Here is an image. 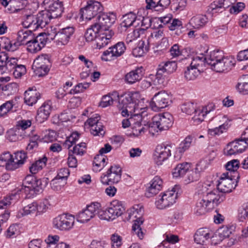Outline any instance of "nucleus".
Returning a JSON list of instances; mask_svg holds the SVG:
<instances>
[{
	"instance_id": "58",
	"label": "nucleus",
	"mask_w": 248,
	"mask_h": 248,
	"mask_svg": "<svg viewBox=\"0 0 248 248\" xmlns=\"http://www.w3.org/2000/svg\"><path fill=\"white\" fill-rule=\"evenodd\" d=\"M12 74L16 78H21L23 75H25L26 73V68L25 65L22 64H17L15 68L12 70Z\"/></svg>"
},
{
	"instance_id": "64",
	"label": "nucleus",
	"mask_w": 248,
	"mask_h": 248,
	"mask_svg": "<svg viewBox=\"0 0 248 248\" xmlns=\"http://www.w3.org/2000/svg\"><path fill=\"white\" fill-rule=\"evenodd\" d=\"M108 244L103 240H93L90 245V248H108Z\"/></svg>"
},
{
	"instance_id": "16",
	"label": "nucleus",
	"mask_w": 248,
	"mask_h": 248,
	"mask_svg": "<svg viewBox=\"0 0 248 248\" xmlns=\"http://www.w3.org/2000/svg\"><path fill=\"white\" fill-rule=\"evenodd\" d=\"M46 34L45 33H41L29 42L27 46V50L32 53H36L45 46L47 41Z\"/></svg>"
},
{
	"instance_id": "24",
	"label": "nucleus",
	"mask_w": 248,
	"mask_h": 248,
	"mask_svg": "<svg viewBox=\"0 0 248 248\" xmlns=\"http://www.w3.org/2000/svg\"><path fill=\"white\" fill-rule=\"evenodd\" d=\"M40 98L41 94L36 89L29 88L24 93V101L29 106H33Z\"/></svg>"
},
{
	"instance_id": "33",
	"label": "nucleus",
	"mask_w": 248,
	"mask_h": 248,
	"mask_svg": "<svg viewBox=\"0 0 248 248\" xmlns=\"http://www.w3.org/2000/svg\"><path fill=\"white\" fill-rule=\"evenodd\" d=\"M103 31L96 39V45L99 49L107 45L114 34L112 31Z\"/></svg>"
},
{
	"instance_id": "61",
	"label": "nucleus",
	"mask_w": 248,
	"mask_h": 248,
	"mask_svg": "<svg viewBox=\"0 0 248 248\" xmlns=\"http://www.w3.org/2000/svg\"><path fill=\"white\" fill-rule=\"evenodd\" d=\"M138 18H140V23H141V28L139 29L143 33L144 31L148 29L151 26L152 19L149 17L140 16Z\"/></svg>"
},
{
	"instance_id": "35",
	"label": "nucleus",
	"mask_w": 248,
	"mask_h": 248,
	"mask_svg": "<svg viewBox=\"0 0 248 248\" xmlns=\"http://www.w3.org/2000/svg\"><path fill=\"white\" fill-rule=\"evenodd\" d=\"M212 208V207L209 204H207L206 201L202 197V199L199 200L196 203L195 214L197 216L202 215Z\"/></svg>"
},
{
	"instance_id": "44",
	"label": "nucleus",
	"mask_w": 248,
	"mask_h": 248,
	"mask_svg": "<svg viewBox=\"0 0 248 248\" xmlns=\"http://www.w3.org/2000/svg\"><path fill=\"white\" fill-rule=\"evenodd\" d=\"M200 74V71L199 68L196 66H192L190 64L189 66L187 67L186 70L185 71V78L187 80H195Z\"/></svg>"
},
{
	"instance_id": "60",
	"label": "nucleus",
	"mask_w": 248,
	"mask_h": 248,
	"mask_svg": "<svg viewBox=\"0 0 248 248\" xmlns=\"http://www.w3.org/2000/svg\"><path fill=\"white\" fill-rule=\"evenodd\" d=\"M200 177V174L194 170H189L187 174L185 177V181L186 184H189L194 181H197Z\"/></svg>"
},
{
	"instance_id": "15",
	"label": "nucleus",
	"mask_w": 248,
	"mask_h": 248,
	"mask_svg": "<svg viewBox=\"0 0 248 248\" xmlns=\"http://www.w3.org/2000/svg\"><path fill=\"white\" fill-rule=\"evenodd\" d=\"M171 148L172 145L169 144L164 143L157 146L154 155L156 164L161 165L170 155Z\"/></svg>"
},
{
	"instance_id": "52",
	"label": "nucleus",
	"mask_w": 248,
	"mask_h": 248,
	"mask_svg": "<svg viewBox=\"0 0 248 248\" xmlns=\"http://www.w3.org/2000/svg\"><path fill=\"white\" fill-rule=\"evenodd\" d=\"M37 210V203L36 202H32L25 206L23 209L19 211L17 214V217H21L25 215L35 213Z\"/></svg>"
},
{
	"instance_id": "56",
	"label": "nucleus",
	"mask_w": 248,
	"mask_h": 248,
	"mask_svg": "<svg viewBox=\"0 0 248 248\" xmlns=\"http://www.w3.org/2000/svg\"><path fill=\"white\" fill-rule=\"evenodd\" d=\"M16 196V194H12L0 201V209L7 208V207L10 206L14 202H15Z\"/></svg>"
},
{
	"instance_id": "25",
	"label": "nucleus",
	"mask_w": 248,
	"mask_h": 248,
	"mask_svg": "<svg viewBox=\"0 0 248 248\" xmlns=\"http://www.w3.org/2000/svg\"><path fill=\"white\" fill-rule=\"evenodd\" d=\"M27 158L26 153L24 151H18L15 154V157H13V165L9 164L8 170H14L23 164ZM12 163V162L11 163Z\"/></svg>"
},
{
	"instance_id": "29",
	"label": "nucleus",
	"mask_w": 248,
	"mask_h": 248,
	"mask_svg": "<svg viewBox=\"0 0 248 248\" xmlns=\"http://www.w3.org/2000/svg\"><path fill=\"white\" fill-rule=\"evenodd\" d=\"M140 18H138L136 14L130 12L123 16L122 26L128 28L131 26L136 27L140 24Z\"/></svg>"
},
{
	"instance_id": "37",
	"label": "nucleus",
	"mask_w": 248,
	"mask_h": 248,
	"mask_svg": "<svg viewBox=\"0 0 248 248\" xmlns=\"http://www.w3.org/2000/svg\"><path fill=\"white\" fill-rule=\"evenodd\" d=\"M191 168V164L187 162L178 164L172 171L173 177H183Z\"/></svg>"
},
{
	"instance_id": "22",
	"label": "nucleus",
	"mask_w": 248,
	"mask_h": 248,
	"mask_svg": "<svg viewBox=\"0 0 248 248\" xmlns=\"http://www.w3.org/2000/svg\"><path fill=\"white\" fill-rule=\"evenodd\" d=\"M214 237L213 231L207 228H200L194 235L195 241L199 244L203 245L209 238Z\"/></svg>"
},
{
	"instance_id": "7",
	"label": "nucleus",
	"mask_w": 248,
	"mask_h": 248,
	"mask_svg": "<svg viewBox=\"0 0 248 248\" xmlns=\"http://www.w3.org/2000/svg\"><path fill=\"white\" fill-rule=\"evenodd\" d=\"M170 96L165 91L155 93L150 102V107L155 111L165 108L171 103Z\"/></svg>"
},
{
	"instance_id": "39",
	"label": "nucleus",
	"mask_w": 248,
	"mask_h": 248,
	"mask_svg": "<svg viewBox=\"0 0 248 248\" xmlns=\"http://www.w3.org/2000/svg\"><path fill=\"white\" fill-rule=\"evenodd\" d=\"M102 31L99 27L94 23L87 30L84 35L86 40L88 42L93 41L98 37V34Z\"/></svg>"
},
{
	"instance_id": "19",
	"label": "nucleus",
	"mask_w": 248,
	"mask_h": 248,
	"mask_svg": "<svg viewBox=\"0 0 248 248\" xmlns=\"http://www.w3.org/2000/svg\"><path fill=\"white\" fill-rule=\"evenodd\" d=\"M234 61L232 58L224 57L212 65L211 68L217 72L228 71L234 66Z\"/></svg>"
},
{
	"instance_id": "36",
	"label": "nucleus",
	"mask_w": 248,
	"mask_h": 248,
	"mask_svg": "<svg viewBox=\"0 0 248 248\" xmlns=\"http://www.w3.org/2000/svg\"><path fill=\"white\" fill-rule=\"evenodd\" d=\"M212 208V207L209 204H207L206 201L202 197V199L199 200L196 203L195 214L197 216L202 215Z\"/></svg>"
},
{
	"instance_id": "47",
	"label": "nucleus",
	"mask_w": 248,
	"mask_h": 248,
	"mask_svg": "<svg viewBox=\"0 0 248 248\" xmlns=\"http://www.w3.org/2000/svg\"><path fill=\"white\" fill-rule=\"evenodd\" d=\"M161 39V45L166 47L169 45L168 39L164 37L163 30H159L152 33L148 40L152 41V40H158Z\"/></svg>"
},
{
	"instance_id": "26",
	"label": "nucleus",
	"mask_w": 248,
	"mask_h": 248,
	"mask_svg": "<svg viewBox=\"0 0 248 248\" xmlns=\"http://www.w3.org/2000/svg\"><path fill=\"white\" fill-rule=\"evenodd\" d=\"M51 111V106L49 102H46L39 108L36 116V121L42 123L46 120L49 116Z\"/></svg>"
},
{
	"instance_id": "55",
	"label": "nucleus",
	"mask_w": 248,
	"mask_h": 248,
	"mask_svg": "<svg viewBox=\"0 0 248 248\" xmlns=\"http://www.w3.org/2000/svg\"><path fill=\"white\" fill-rule=\"evenodd\" d=\"M13 100L6 101L0 106V117L6 115L13 108Z\"/></svg>"
},
{
	"instance_id": "40",
	"label": "nucleus",
	"mask_w": 248,
	"mask_h": 248,
	"mask_svg": "<svg viewBox=\"0 0 248 248\" xmlns=\"http://www.w3.org/2000/svg\"><path fill=\"white\" fill-rule=\"evenodd\" d=\"M0 45L3 49L12 52L16 50L19 47L18 42H16L15 40L11 41L6 37L1 38Z\"/></svg>"
},
{
	"instance_id": "57",
	"label": "nucleus",
	"mask_w": 248,
	"mask_h": 248,
	"mask_svg": "<svg viewBox=\"0 0 248 248\" xmlns=\"http://www.w3.org/2000/svg\"><path fill=\"white\" fill-rule=\"evenodd\" d=\"M66 184L65 180H62L55 177L50 182L52 189L55 191H60Z\"/></svg>"
},
{
	"instance_id": "4",
	"label": "nucleus",
	"mask_w": 248,
	"mask_h": 248,
	"mask_svg": "<svg viewBox=\"0 0 248 248\" xmlns=\"http://www.w3.org/2000/svg\"><path fill=\"white\" fill-rule=\"evenodd\" d=\"M33 66L36 75L39 77L46 75L51 66L50 56L46 54L39 55L34 60Z\"/></svg>"
},
{
	"instance_id": "18",
	"label": "nucleus",
	"mask_w": 248,
	"mask_h": 248,
	"mask_svg": "<svg viewBox=\"0 0 248 248\" xmlns=\"http://www.w3.org/2000/svg\"><path fill=\"white\" fill-rule=\"evenodd\" d=\"M42 3L44 5L49 4L48 9L46 10L52 16V18H56L61 16L63 8L62 2L59 0H50L47 3L44 0Z\"/></svg>"
},
{
	"instance_id": "46",
	"label": "nucleus",
	"mask_w": 248,
	"mask_h": 248,
	"mask_svg": "<svg viewBox=\"0 0 248 248\" xmlns=\"http://www.w3.org/2000/svg\"><path fill=\"white\" fill-rule=\"evenodd\" d=\"M161 72L171 74L176 71L177 68V63L175 62H162L158 65Z\"/></svg>"
},
{
	"instance_id": "53",
	"label": "nucleus",
	"mask_w": 248,
	"mask_h": 248,
	"mask_svg": "<svg viewBox=\"0 0 248 248\" xmlns=\"http://www.w3.org/2000/svg\"><path fill=\"white\" fill-rule=\"evenodd\" d=\"M86 149V143L81 142L75 145L72 149L70 148L69 152L77 155H82L85 153Z\"/></svg>"
},
{
	"instance_id": "43",
	"label": "nucleus",
	"mask_w": 248,
	"mask_h": 248,
	"mask_svg": "<svg viewBox=\"0 0 248 248\" xmlns=\"http://www.w3.org/2000/svg\"><path fill=\"white\" fill-rule=\"evenodd\" d=\"M208 110L206 108H197L193 112L192 121L195 124H199L203 121L204 116L207 113Z\"/></svg>"
},
{
	"instance_id": "54",
	"label": "nucleus",
	"mask_w": 248,
	"mask_h": 248,
	"mask_svg": "<svg viewBox=\"0 0 248 248\" xmlns=\"http://www.w3.org/2000/svg\"><path fill=\"white\" fill-rule=\"evenodd\" d=\"M79 138V134L77 132H73L70 136L67 138L66 140L64 142V146L69 149L78 140Z\"/></svg>"
},
{
	"instance_id": "9",
	"label": "nucleus",
	"mask_w": 248,
	"mask_h": 248,
	"mask_svg": "<svg viewBox=\"0 0 248 248\" xmlns=\"http://www.w3.org/2000/svg\"><path fill=\"white\" fill-rule=\"evenodd\" d=\"M125 49L124 43L119 42L103 52L102 60L106 62L114 60L122 55Z\"/></svg>"
},
{
	"instance_id": "63",
	"label": "nucleus",
	"mask_w": 248,
	"mask_h": 248,
	"mask_svg": "<svg viewBox=\"0 0 248 248\" xmlns=\"http://www.w3.org/2000/svg\"><path fill=\"white\" fill-rule=\"evenodd\" d=\"M236 88L240 92L244 94H248V75L244 77L242 82L237 84Z\"/></svg>"
},
{
	"instance_id": "20",
	"label": "nucleus",
	"mask_w": 248,
	"mask_h": 248,
	"mask_svg": "<svg viewBox=\"0 0 248 248\" xmlns=\"http://www.w3.org/2000/svg\"><path fill=\"white\" fill-rule=\"evenodd\" d=\"M0 3L7 7V10L11 13L21 10L23 14V11L26 9V7L24 8L26 2L20 0H0Z\"/></svg>"
},
{
	"instance_id": "34",
	"label": "nucleus",
	"mask_w": 248,
	"mask_h": 248,
	"mask_svg": "<svg viewBox=\"0 0 248 248\" xmlns=\"http://www.w3.org/2000/svg\"><path fill=\"white\" fill-rule=\"evenodd\" d=\"M208 22V18L206 15H198L191 18L189 24L196 29L204 27Z\"/></svg>"
},
{
	"instance_id": "30",
	"label": "nucleus",
	"mask_w": 248,
	"mask_h": 248,
	"mask_svg": "<svg viewBox=\"0 0 248 248\" xmlns=\"http://www.w3.org/2000/svg\"><path fill=\"white\" fill-rule=\"evenodd\" d=\"M143 76L142 68H137L128 73L125 76V81L129 84H133L137 81L140 80Z\"/></svg>"
},
{
	"instance_id": "21",
	"label": "nucleus",
	"mask_w": 248,
	"mask_h": 248,
	"mask_svg": "<svg viewBox=\"0 0 248 248\" xmlns=\"http://www.w3.org/2000/svg\"><path fill=\"white\" fill-rule=\"evenodd\" d=\"M163 186V181L158 176H155L150 182V186L148 187L145 195L147 197L154 196L160 191Z\"/></svg>"
},
{
	"instance_id": "14",
	"label": "nucleus",
	"mask_w": 248,
	"mask_h": 248,
	"mask_svg": "<svg viewBox=\"0 0 248 248\" xmlns=\"http://www.w3.org/2000/svg\"><path fill=\"white\" fill-rule=\"evenodd\" d=\"M30 5L26 6V9L23 11L22 17V25L25 28H30L32 31H35L38 29L37 20L36 16L33 14L32 11L30 9Z\"/></svg>"
},
{
	"instance_id": "62",
	"label": "nucleus",
	"mask_w": 248,
	"mask_h": 248,
	"mask_svg": "<svg viewBox=\"0 0 248 248\" xmlns=\"http://www.w3.org/2000/svg\"><path fill=\"white\" fill-rule=\"evenodd\" d=\"M19 131L17 128L9 130L7 132L8 139L12 142H15L19 140V138L21 137Z\"/></svg>"
},
{
	"instance_id": "3",
	"label": "nucleus",
	"mask_w": 248,
	"mask_h": 248,
	"mask_svg": "<svg viewBox=\"0 0 248 248\" xmlns=\"http://www.w3.org/2000/svg\"><path fill=\"white\" fill-rule=\"evenodd\" d=\"M103 7L101 3L95 0H90L87 5L81 9V17L90 20L97 16L103 12Z\"/></svg>"
},
{
	"instance_id": "31",
	"label": "nucleus",
	"mask_w": 248,
	"mask_h": 248,
	"mask_svg": "<svg viewBox=\"0 0 248 248\" xmlns=\"http://www.w3.org/2000/svg\"><path fill=\"white\" fill-rule=\"evenodd\" d=\"M236 184H234V182L231 181L229 178L223 179L221 181H219L217 185V189L218 190L222 193H229L231 192L232 189H234L236 186Z\"/></svg>"
},
{
	"instance_id": "27",
	"label": "nucleus",
	"mask_w": 248,
	"mask_h": 248,
	"mask_svg": "<svg viewBox=\"0 0 248 248\" xmlns=\"http://www.w3.org/2000/svg\"><path fill=\"white\" fill-rule=\"evenodd\" d=\"M109 213L114 218L121 216L124 211V208L121 202L115 200L110 202Z\"/></svg>"
},
{
	"instance_id": "59",
	"label": "nucleus",
	"mask_w": 248,
	"mask_h": 248,
	"mask_svg": "<svg viewBox=\"0 0 248 248\" xmlns=\"http://www.w3.org/2000/svg\"><path fill=\"white\" fill-rule=\"evenodd\" d=\"M90 127L91 133L93 136H103L105 134L104 127L102 123H98Z\"/></svg>"
},
{
	"instance_id": "23",
	"label": "nucleus",
	"mask_w": 248,
	"mask_h": 248,
	"mask_svg": "<svg viewBox=\"0 0 248 248\" xmlns=\"http://www.w3.org/2000/svg\"><path fill=\"white\" fill-rule=\"evenodd\" d=\"M138 94L136 93H125L119 97L117 95L118 98V104L117 107L119 109H124L125 108H128V107H134V98Z\"/></svg>"
},
{
	"instance_id": "5",
	"label": "nucleus",
	"mask_w": 248,
	"mask_h": 248,
	"mask_svg": "<svg viewBox=\"0 0 248 248\" xmlns=\"http://www.w3.org/2000/svg\"><path fill=\"white\" fill-rule=\"evenodd\" d=\"M172 124L173 117L171 114L167 112L155 116L150 126L151 128L156 127L160 131L167 130L171 127Z\"/></svg>"
},
{
	"instance_id": "11",
	"label": "nucleus",
	"mask_w": 248,
	"mask_h": 248,
	"mask_svg": "<svg viewBox=\"0 0 248 248\" xmlns=\"http://www.w3.org/2000/svg\"><path fill=\"white\" fill-rule=\"evenodd\" d=\"M99 207L100 204L98 202H93L87 205L77 215V220L80 223L87 222L97 215Z\"/></svg>"
},
{
	"instance_id": "50",
	"label": "nucleus",
	"mask_w": 248,
	"mask_h": 248,
	"mask_svg": "<svg viewBox=\"0 0 248 248\" xmlns=\"http://www.w3.org/2000/svg\"><path fill=\"white\" fill-rule=\"evenodd\" d=\"M234 230L233 226H223L219 228L217 230V234H216L219 237V241H222L224 238L228 237Z\"/></svg>"
},
{
	"instance_id": "10",
	"label": "nucleus",
	"mask_w": 248,
	"mask_h": 248,
	"mask_svg": "<svg viewBox=\"0 0 248 248\" xmlns=\"http://www.w3.org/2000/svg\"><path fill=\"white\" fill-rule=\"evenodd\" d=\"M174 189V188L170 191L164 192L162 195H159L155 202V205L158 209H165L175 202L178 193L175 192Z\"/></svg>"
},
{
	"instance_id": "13",
	"label": "nucleus",
	"mask_w": 248,
	"mask_h": 248,
	"mask_svg": "<svg viewBox=\"0 0 248 248\" xmlns=\"http://www.w3.org/2000/svg\"><path fill=\"white\" fill-rule=\"evenodd\" d=\"M248 142L243 140L240 138L236 139L229 143L224 150V154L227 156L235 155L242 153L247 147Z\"/></svg>"
},
{
	"instance_id": "45",
	"label": "nucleus",
	"mask_w": 248,
	"mask_h": 248,
	"mask_svg": "<svg viewBox=\"0 0 248 248\" xmlns=\"http://www.w3.org/2000/svg\"><path fill=\"white\" fill-rule=\"evenodd\" d=\"M151 128L150 125L148 126H143L140 122L137 121L133 124L132 126V134L136 137H138L140 135H142L143 134L145 131H147L149 129V131H150Z\"/></svg>"
},
{
	"instance_id": "49",
	"label": "nucleus",
	"mask_w": 248,
	"mask_h": 248,
	"mask_svg": "<svg viewBox=\"0 0 248 248\" xmlns=\"http://www.w3.org/2000/svg\"><path fill=\"white\" fill-rule=\"evenodd\" d=\"M169 29L174 31L173 34L179 36L183 32L184 29L182 21L178 19H173L172 22L169 26Z\"/></svg>"
},
{
	"instance_id": "8",
	"label": "nucleus",
	"mask_w": 248,
	"mask_h": 248,
	"mask_svg": "<svg viewBox=\"0 0 248 248\" xmlns=\"http://www.w3.org/2000/svg\"><path fill=\"white\" fill-rule=\"evenodd\" d=\"M75 223V217L72 215L63 214L53 219L54 227L62 231H67L72 229Z\"/></svg>"
},
{
	"instance_id": "28",
	"label": "nucleus",
	"mask_w": 248,
	"mask_h": 248,
	"mask_svg": "<svg viewBox=\"0 0 248 248\" xmlns=\"http://www.w3.org/2000/svg\"><path fill=\"white\" fill-rule=\"evenodd\" d=\"M33 34L32 30L24 29L18 31L16 42H18L19 46L22 45H27L33 39Z\"/></svg>"
},
{
	"instance_id": "51",
	"label": "nucleus",
	"mask_w": 248,
	"mask_h": 248,
	"mask_svg": "<svg viewBox=\"0 0 248 248\" xmlns=\"http://www.w3.org/2000/svg\"><path fill=\"white\" fill-rule=\"evenodd\" d=\"M46 161L47 158L45 156L38 160L30 167V171L32 174L36 173L38 171L42 170L46 166Z\"/></svg>"
},
{
	"instance_id": "2",
	"label": "nucleus",
	"mask_w": 248,
	"mask_h": 248,
	"mask_svg": "<svg viewBox=\"0 0 248 248\" xmlns=\"http://www.w3.org/2000/svg\"><path fill=\"white\" fill-rule=\"evenodd\" d=\"M213 182L210 184H204L201 190L202 197L213 208L215 206L218 205L223 201V194H220L217 189L215 188Z\"/></svg>"
},
{
	"instance_id": "38",
	"label": "nucleus",
	"mask_w": 248,
	"mask_h": 248,
	"mask_svg": "<svg viewBox=\"0 0 248 248\" xmlns=\"http://www.w3.org/2000/svg\"><path fill=\"white\" fill-rule=\"evenodd\" d=\"M230 121L225 115H219L214 118L210 123L211 127L214 126L219 127L223 126L225 129H228L230 127L229 124Z\"/></svg>"
},
{
	"instance_id": "32",
	"label": "nucleus",
	"mask_w": 248,
	"mask_h": 248,
	"mask_svg": "<svg viewBox=\"0 0 248 248\" xmlns=\"http://www.w3.org/2000/svg\"><path fill=\"white\" fill-rule=\"evenodd\" d=\"M37 20L38 29L43 28L47 24L51 19L53 18L52 16L46 10L40 12L36 15Z\"/></svg>"
},
{
	"instance_id": "12",
	"label": "nucleus",
	"mask_w": 248,
	"mask_h": 248,
	"mask_svg": "<svg viewBox=\"0 0 248 248\" xmlns=\"http://www.w3.org/2000/svg\"><path fill=\"white\" fill-rule=\"evenodd\" d=\"M133 210V215H134L135 217H137V219L134 220L132 226V232L134 235H136L140 239H142L143 238L144 233L140 226L144 221V219L141 217L144 211L141 207L139 209L134 207Z\"/></svg>"
},
{
	"instance_id": "6",
	"label": "nucleus",
	"mask_w": 248,
	"mask_h": 248,
	"mask_svg": "<svg viewBox=\"0 0 248 248\" xmlns=\"http://www.w3.org/2000/svg\"><path fill=\"white\" fill-rule=\"evenodd\" d=\"M74 31V27L68 26L60 29L57 32H53V34L49 33L48 35L50 39L54 40L57 45L63 46L68 43Z\"/></svg>"
},
{
	"instance_id": "41",
	"label": "nucleus",
	"mask_w": 248,
	"mask_h": 248,
	"mask_svg": "<svg viewBox=\"0 0 248 248\" xmlns=\"http://www.w3.org/2000/svg\"><path fill=\"white\" fill-rule=\"evenodd\" d=\"M6 60L4 61L3 66L1 71L6 73H11L14 68L17 64V58H9L7 53H5Z\"/></svg>"
},
{
	"instance_id": "42",
	"label": "nucleus",
	"mask_w": 248,
	"mask_h": 248,
	"mask_svg": "<svg viewBox=\"0 0 248 248\" xmlns=\"http://www.w3.org/2000/svg\"><path fill=\"white\" fill-rule=\"evenodd\" d=\"M121 179L119 175L113 174L108 171L106 174H103L100 177L101 182L104 185L117 183Z\"/></svg>"
},
{
	"instance_id": "17",
	"label": "nucleus",
	"mask_w": 248,
	"mask_h": 248,
	"mask_svg": "<svg viewBox=\"0 0 248 248\" xmlns=\"http://www.w3.org/2000/svg\"><path fill=\"white\" fill-rule=\"evenodd\" d=\"M97 22L95 23L102 31H110L109 28L115 22L116 16L113 13H101L97 17Z\"/></svg>"
},
{
	"instance_id": "1",
	"label": "nucleus",
	"mask_w": 248,
	"mask_h": 248,
	"mask_svg": "<svg viewBox=\"0 0 248 248\" xmlns=\"http://www.w3.org/2000/svg\"><path fill=\"white\" fill-rule=\"evenodd\" d=\"M47 179H37L33 175H28L23 180L21 190L28 197H33L38 193L42 192L47 184Z\"/></svg>"
},
{
	"instance_id": "48",
	"label": "nucleus",
	"mask_w": 248,
	"mask_h": 248,
	"mask_svg": "<svg viewBox=\"0 0 248 248\" xmlns=\"http://www.w3.org/2000/svg\"><path fill=\"white\" fill-rule=\"evenodd\" d=\"M224 57L222 51L214 50L207 56V63L211 66Z\"/></svg>"
}]
</instances>
